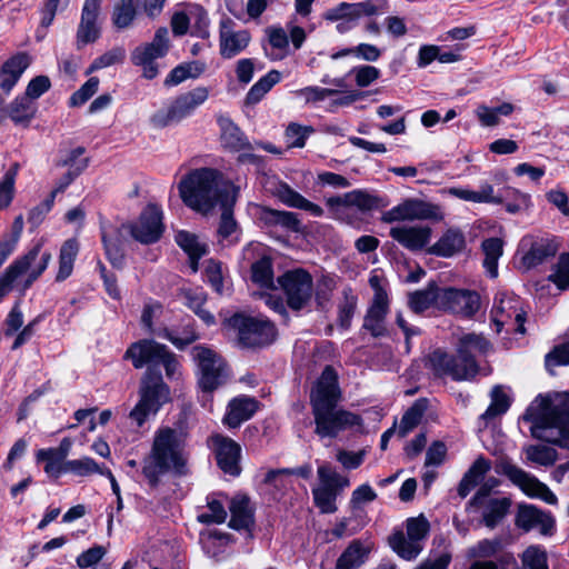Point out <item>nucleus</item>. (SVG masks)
Segmentation results:
<instances>
[{
  "label": "nucleus",
  "mask_w": 569,
  "mask_h": 569,
  "mask_svg": "<svg viewBox=\"0 0 569 569\" xmlns=\"http://www.w3.org/2000/svg\"><path fill=\"white\" fill-rule=\"evenodd\" d=\"M313 132V128L290 123L286 129V139L289 147L302 148L307 138Z\"/></svg>",
  "instance_id": "obj_59"
},
{
  "label": "nucleus",
  "mask_w": 569,
  "mask_h": 569,
  "mask_svg": "<svg viewBox=\"0 0 569 569\" xmlns=\"http://www.w3.org/2000/svg\"><path fill=\"white\" fill-rule=\"evenodd\" d=\"M168 33L167 28H159L152 42L137 47L131 54L133 64L143 68V76L147 79H153L158 74L154 60L162 58L169 50Z\"/></svg>",
  "instance_id": "obj_17"
},
{
  "label": "nucleus",
  "mask_w": 569,
  "mask_h": 569,
  "mask_svg": "<svg viewBox=\"0 0 569 569\" xmlns=\"http://www.w3.org/2000/svg\"><path fill=\"white\" fill-rule=\"evenodd\" d=\"M516 526L525 531L538 530L543 536H551L555 531L553 517L533 505L521 503L516 515Z\"/></svg>",
  "instance_id": "obj_23"
},
{
  "label": "nucleus",
  "mask_w": 569,
  "mask_h": 569,
  "mask_svg": "<svg viewBox=\"0 0 569 569\" xmlns=\"http://www.w3.org/2000/svg\"><path fill=\"white\" fill-rule=\"evenodd\" d=\"M240 188H231L229 193H224L219 204L222 213L220 218L218 233L221 238H229L237 231V222L233 219L232 211L233 207L239 197Z\"/></svg>",
  "instance_id": "obj_36"
},
{
  "label": "nucleus",
  "mask_w": 569,
  "mask_h": 569,
  "mask_svg": "<svg viewBox=\"0 0 569 569\" xmlns=\"http://www.w3.org/2000/svg\"><path fill=\"white\" fill-rule=\"evenodd\" d=\"M277 196L288 207L308 211L313 217H321L323 214V209L320 206L309 201L286 183L279 186Z\"/></svg>",
  "instance_id": "obj_39"
},
{
  "label": "nucleus",
  "mask_w": 569,
  "mask_h": 569,
  "mask_svg": "<svg viewBox=\"0 0 569 569\" xmlns=\"http://www.w3.org/2000/svg\"><path fill=\"white\" fill-rule=\"evenodd\" d=\"M278 283L292 310L299 311L310 302L313 293V281L309 272L302 269L289 270L278 278Z\"/></svg>",
  "instance_id": "obj_16"
},
{
  "label": "nucleus",
  "mask_w": 569,
  "mask_h": 569,
  "mask_svg": "<svg viewBox=\"0 0 569 569\" xmlns=\"http://www.w3.org/2000/svg\"><path fill=\"white\" fill-rule=\"evenodd\" d=\"M440 291L441 289L435 283H429L426 288L409 293V308L415 313H420L429 309L433 303L440 307Z\"/></svg>",
  "instance_id": "obj_40"
},
{
  "label": "nucleus",
  "mask_w": 569,
  "mask_h": 569,
  "mask_svg": "<svg viewBox=\"0 0 569 569\" xmlns=\"http://www.w3.org/2000/svg\"><path fill=\"white\" fill-rule=\"evenodd\" d=\"M217 122L220 128V139L223 148L240 152L241 150H253V146L249 142L242 130L224 114L217 117Z\"/></svg>",
  "instance_id": "obj_29"
},
{
  "label": "nucleus",
  "mask_w": 569,
  "mask_h": 569,
  "mask_svg": "<svg viewBox=\"0 0 569 569\" xmlns=\"http://www.w3.org/2000/svg\"><path fill=\"white\" fill-rule=\"evenodd\" d=\"M51 253L42 250V242H37L26 254L17 258L11 269L19 280V292H24L44 272L51 261Z\"/></svg>",
  "instance_id": "obj_12"
},
{
  "label": "nucleus",
  "mask_w": 569,
  "mask_h": 569,
  "mask_svg": "<svg viewBox=\"0 0 569 569\" xmlns=\"http://www.w3.org/2000/svg\"><path fill=\"white\" fill-rule=\"evenodd\" d=\"M448 192L460 200L473 203L501 204L503 202V198L501 196H496L493 186L487 181L482 182L477 191L467 188L453 187L450 188Z\"/></svg>",
  "instance_id": "obj_33"
},
{
  "label": "nucleus",
  "mask_w": 569,
  "mask_h": 569,
  "mask_svg": "<svg viewBox=\"0 0 569 569\" xmlns=\"http://www.w3.org/2000/svg\"><path fill=\"white\" fill-rule=\"evenodd\" d=\"M17 164L8 170L0 181V209L8 207L13 198Z\"/></svg>",
  "instance_id": "obj_60"
},
{
  "label": "nucleus",
  "mask_w": 569,
  "mask_h": 569,
  "mask_svg": "<svg viewBox=\"0 0 569 569\" xmlns=\"http://www.w3.org/2000/svg\"><path fill=\"white\" fill-rule=\"evenodd\" d=\"M106 467L99 466L92 458L83 457L80 459L68 460L64 462V471L76 476L87 477L93 473L102 476Z\"/></svg>",
  "instance_id": "obj_51"
},
{
  "label": "nucleus",
  "mask_w": 569,
  "mask_h": 569,
  "mask_svg": "<svg viewBox=\"0 0 569 569\" xmlns=\"http://www.w3.org/2000/svg\"><path fill=\"white\" fill-rule=\"evenodd\" d=\"M186 433L170 427L156 430L150 452L143 458L142 475L157 488L163 475L184 477L189 473Z\"/></svg>",
  "instance_id": "obj_1"
},
{
  "label": "nucleus",
  "mask_w": 569,
  "mask_h": 569,
  "mask_svg": "<svg viewBox=\"0 0 569 569\" xmlns=\"http://www.w3.org/2000/svg\"><path fill=\"white\" fill-rule=\"evenodd\" d=\"M251 279L262 288H272L273 272L272 262L269 258L263 257L251 266Z\"/></svg>",
  "instance_id": "obj_55"
},
{
  "label": "nucleus",
  "mask_w": 569,
  "mask_h": 569,
  "mask_svg": "<svg viewBox=\"0 0 569 569\" xmlns=\"http://www.w3.org/2000/svg\"><path fill=\"white\" fill-rule=\"evenodd\" d=\"M258 409V401L254 398L240 396L233 398L229 405L223 423L229 428H238L242 422L249 420Z\"/></svg>",
  "instance_id": "obj_30"
},
{
  "label": "nucleus",
  "mask_w": 569,
  "mask_h": 569,
  "mask_svg": "<svg viewBox=\"0 0 569 569\" xmlns=\"http://www.w3.org/2000/svg\"><path fill=\"white\" fill-rule=\"evenodd\" d=\"M320 485L313 488V501L322 513H333L337 511V497L340 490L348 488L350 481L348 477L337 472L328 463H321L317 470Z\"/></svg>",
  "instance_id": "obj_10"
},
{
  "label": "nucleus",
  "mask_w": 569,
  "mask_h": 569,
  "mask_svg": "<svg viewBox=\"0 0 569 569\" xmlns=\"http://www.w3.org/2000/svg\"><path fill=\"white\" fill-rule=\"evenodd\" d=\"M350 73L355 76V81L360 88L370 86L380 77V70L369 64L355 67L350 70Z\"/></svg>",
  "instance_id": "obj_63"
},
{
  "label": "nucleus",
  "mask_w": 569,
  "mask_h": 569,
  "mask_svg": "<svg viewBox=\"0 0 569 569\" xmlns=\"http://www.w3.org/2000/svg\"><path fill=\"white\" fill-rule=\"evenodd\" d=\"M430 532V522L423 513L406 520V533L395 532L389 538L391 549L405 560L416 559L423 550Z\"/></svg>",
  "instance_id": "obj_8"
},
{
  "label": "nucleus",
  "mask_w": 569,
  "mask_h": 569,
  "mask_svg": "<svg viewBox=\"0 0 569 569\" xmlns=\"http://www.w3.org/2000/svg\"><path fill=\"white\" fill-rule=\"evenodd\" d=\"M480 307V297L476 291L443 288L440 291V308L463 317L473 316Z\"/></svg>",
  "instance_id": "obj_22"
},
{
  "label": "nucleus",
  "mask_w": 569,
  "mask_h": 569,
  "mask_svg": "<svg viewBox=\"0 0 569 569\" xmlns=\"http://www.w3.org/2000/svg\"><path fill=\"white\" fill-rule=\"evenodd\" d=\"M191 353L200 371L199 386L203 391H212L224 383L228 372L220 356L200 346L194 347Z\"/></svg>",
  "instance_id": "obj_14"
},
{
  "label": "nucleus",
  "mask_w": 569,
  "mask_h": 569,
  "mask_svg": "<svg viewBox=\"0 0 569 569\" xmlns=\"http://www.w3.org/2000/svg\"><path fill=\"white\" fill-rule=\"evenodd\" d=\"M227 325L237 331L239 343L243 347H264L273 342L276 338L274 326L261 316L234 313L227 320Z\"/></svg>",
  "instance_id": "obj_9"
},
{
  "label": "nucleus",
  "mask_w": 569,
  "mask_h": 569,
  "mask_svg": "<svg viewBox=\"0 0 569 569\" xmlns=\"http://www.w3.org/2000/svg\"><path fill=\"white\" fill-rule=\"evenodd\" d=\"M251 41L247 29L237 28V23L224 17L219 23V52L223 59H232L243 52Z\"/></svg>",
  "instance_id": "obj_19"
},
{
  "label": "nucleus",
  "mask_w": 569,
  "mask_h": 569,
  "mask_svg": "<svg viewBox=\"0 0 569 569\" xmlns=\"http://www.w3.org/2000/svg\"><path fill=\"white\" fill-rule=\"evenodd\" d=\"M356 309L357 298L346 293L343 301L338 307V323L342 329L347 330L350 328Z\"/></svg>",
  "instance_id": "obj_61"
},
{
  "label": "nucleus",
  "mask_w": 569,
  "mask_h": 569,
  "mask_svg": "<svg viewBox=\"0 0 569 569\" xmlns=\"http://www.w3.org/2000/svg\"><path fill=\"white\" fill-rule=\"evenodd\" d=\"M520 560V569H549L547 551L540 546H529L521 553Z\"/></svg>",
  "instance_id": "obj_50"
},
{
  "label": "nucleus",
  "mask_w": 569,
  "mask_h": 569,
  "mask_svg": "<svg viewBox=\"0 0 569 569\" xmlns=\"http://www.w3.org/2000/svg\"><path fill=\"white\" fill-rule=\"evenodd\" d=\"M558 244L555 239L527 234L519 242L523 268L532 269L556 256Z\"/></svg>",
  "instance_id": "obj_18"
},
{
  "label": "nucleus",
  "mask_w": 569,
  "mask_h": 569,
  "mask_svg": "<svg viewBox=\"0 0 569 569\" xmlns=\"http://www.w3.org/2000/svg\"><path fill=\"white\" fill-rule=\"evenodd\" d=\"M106 553L107 549L103 546H93L77 557V565L81 569H108L106 565H99Z\"/></svg>",
  "instance_id": "obj_56"
},
{
  "label": "nucleus",
  "mask_w": 569,
  "mask_h": 569,
  "mask_svg": "<svg viewBox=\"0 0 569 569\" xmlns=\"http://www.w3.org/2000/svg\"><path fill=\"white\" fill-rule=\"evenodd\" d=\"M526 462L541 467H550L557 461V451L545 445H530L523 448Z\"/></svg>",
  "instance_id": "obj_46"
},
{
  "label": "nucleus",
  "mask_w": 569,
  "mask_h": 569,
  "mask_svg": "<svg viewBox=\"0 0 569 569\" xmlns=\"http://www.w3.org/2000/svg\"><path fill=\"white\" fill-rule=\"evenodd\" d=\"M339 91L336 89L321 88L317 86L306 87L295 91V96L302 98L307 103L319 102L325 100L327 97L337 94Z\"/></svg>",
  "instance_id": "obj_62"
},
{
  "label": "nucleus",
  "mask_w": 569,
  "mask_h": 569,
  "mask_svg": "<svg viewBox=\"0 0 569 569\" xmlns=\"http://www.w3.org/2000/svg\"><path fill=\"white\" fill-rule=\"evenodd\" d=\"M491 402L487 410L481 415V419L488 421L497 416L503 415L511 405V399L503 387L496 386L490 392Z\"/></svg>",
  "instance_id": "obj_45"
},
{
  "label": "nucleus",
  "mask_w": 569,
  "mask_h": 569,
  "mask_svg": "<svg viewBox=\"0 0 569 569\" xmlns=\"http://www.w3.org/2000/svg\"><path fill=\"white\" fill-rule=\"evenodd\" d=\"M256 217L267 227H281L289 231L299 230L300 221L295 212L256 206Z\"/></svg>",
  "instance_id": "obj_31"
},
{
  "label": "nucleus",
  "mask_w": 569,
  "mask_h": 569,
  "mask_svg": "<svg viewBox=\"0 0 569 569\" xmlns=\"http://www.w3.org/2000/svg\"><path fill=\"white\" fill-rule=\"evenodd\" d=\"M439 208L418 199H407L382 213L381 220L386 223L397 221H413L437 219Z\"/></svg>",
  "instance_id": "obj_21"
},
{
  "label": "nucleus",
  "mask_w": 569,
  "mask_h": 569,
  "mask_svg": "<svg viewBox=\"0 0 569 569\" xmlns=\"http://www.w3.org/2000/svg\"><path fill=\"white\" fill-rule=\"evenodd\" d=\"M511 506L509 498L490 499L482 513L486 527L493 529L508 513Z\"/></svg>",
  "instance_id": "obj_44"
},
{
  "label": "nucleus",
  "mask_w": 569,
  "mask_h": 569,
  "mask_svg": "<svg viewBox=\"0 0 569 569\" xmlns=\"http://www.w3.org/2000/svg\"><path fill=\"white\" fill-rule=\"evenodd\" d=\"M497 473L505 475L508 479L519 487L523 493L531 498H538L548 505H557V496L547 485L539 481L535 476L513 465L509 459L501 458L496 462Z\"/></svg>",
  "instance_id": "obj_11"
},
{
  "label": "nucleus",
  "mask_w": 569,
  "mask_h": 569,
  "mask_svg": "<svg viewBox=\"0 0 569 569\" xmlns=\"http://www.w3.org/2000/svg\"><path fill=\"white\" fill-rule=\"evenodd\" d=\"M231 518L229 527L234 530H249L253 525V512L246 496H237L230 501Z\"/></svg>",
  "instance_id": "obj_35"
},
{
  "label": "nucleus",
  "mask_w": 569,
  "mask_h": 569,
  "mask_svg": "<svg viewBox=\"0 0 569 569\" xmlns=\"http://www.w3.org/2000/svg\"><path fill=\"white\" fill-rule=\"evenodd\" d=\"M340 398L338 375L332 367L327 366L310 395L316 433L321 438H335L347 428L360 423L357 415L336 409Z\"/></svg>",
  "instance_id": "obj_2"
},
{
  "label": "nucleus",
  "mask_w": 569,
  "mask_h": 569,
  "mask_svg": "<svg viewBox=\"0 0 569 569\" xmlns=\"http://www.w3.org/2000/svg\"><path fill=\"white\" fill-rule=\"evenodd\" d=\"M190 17L192 18V30L191 34L201 39H207L210 36L209 32V17L207 11L199 7L194 6L190 9Z\"/></svg>",
  "instance_id": "obj_57"
},
{
  "label": "nucleus",
  "mask_w": 569,
  "mask_h": 569,
  "mask_svg": "<svg viewBox=\"0 0 569 569\" xmlns=\"http://www.w3.org/2000/svg\"><path fill=\"white\" fill-rule=\"evenodd\" d=\"M345 200H347L348 207H356L363 212L377 209L380 204V200L377 196L365 190H352L350 192H346Z\"/></svg>",
  "instance_id": "obj_54"
},
{
  "label": "nucleus",
  "mask_w": 569,
  "mask_h": 569,
  "mask_svg": "<svg viewBox=\"0 0 569 569\" xmlns=\"http://www.w3.org/2000/svg\"><path fill=\"white\" fill-rule=\"evenodd\" d=\"M169 400L170 389L164 383L162 375L153 369H147L140 382L139 401L129 412L131 423L138 428L142 427Z\"/></svg>",
  "instance_id": "obj_6"
},
{
  "label": "nucleus",
  "mask_w": 569,
  "mask_h": 569,
  "mask_svg": "<svg viewBox=\"0 0 569 569\" xmlns=\"http://www.w3.org/2000/svg\"><path fill=\"white\" fill-rule=\"evenodd\" d=\"M501 549L499 539H482L466 550L469 560H486L498 553Z\"/></svg>",
  "instance_id": "obj_49"
},
{
  "label": "nucleus",
  "mask_w": 569,
  "mask_h": 569,
  "mask_svg": "<svg viewBox=\"0 0 569 569\" xmlns=\"http://www.w3.org/2000/svg\"><path fill=\"white\" fill-rule=\"evenodd\" d=\"M281 80V72L271 70L261 77L247 92L246 103L256 104Z\"/></svg>",
  "instance_id": "obj_42"
},
{
  "label": "nucleus",
  "mask_w": 569,
  "mask_h": 569,
  "mask_svg": "<svg viewBox=\"0 0 569 569\" xmlns=\"http://www.w3.org/2000/svg\"><path fill=\"white\" fill-rule=\"evenodd\" d=\"M500 196V193L498 194ZM505 199H511V202L506 204V210L509 213H517L521 210L528 209L530 207V196L523 192H520L517 189L507 187L505 189V194H501Z\"/></svg>",
  "instance_id": "obj_58"
},
{
  "label": "nucleus",
  "mask_w": 569,
  "mask_h": 569,
  "mask_svg": "<svg viewBox=\"0 0 569 569\" xmlns=\"http://www.w3.org/2000/svg\"><path fill=\"white\" fill-rule=\"evenodd\" d=\"M375 549L371 539H355L342 551L336 562L335 569H359L363 566Z\"/></svg>",
  "instance_id": "obj_27"
},
{
  "label": "nucleus",
  "mask_w": 569,
  "mask_h": 569,
  "mask_svg": "<svg viewBox=\"0 0 569 569\" xmlns=\"http://www.w3.org/2000/svg\"><path fill=\"white\" fill-rule=\"evenodd\" d=\"M101 3L86 1L81 10L80 23L77 29V47L81 48L88 43H93L100 38L101 29L99 26Z\"/></svg>",
  "instance_id": "obj_24"
},
{
  "label": "nucleus",
  "mask_w": 569,
  "mask_h": 569,
  "mask_svg": "<svg viewBox=\"0 0 569 569\" xmlns=\"http://www.w3.org/2000/svg\"><path fill=\"white\" fill-rule=\"evenodd\" d=\"M533 438L569 448V392L539 396L522 416Z\"/></svg>",
  "instance_id": "obj_3"
},
{
  "label": "nucleus",
  "mask_w": 569,
  "mask_h": 569,
  "mask_svg": "<svg viewBox=\"0 0 569 569\" xmlns=\"http://www.w3.org/2000/svg\"><path fill=\"white\" fill-rule=\"evenodd\" d=\"M485 259L483 267L491 278L498 276V260L503 252V242L499 238H489L483 240L481 244Z\"/></svg>",
  "instance_id": "obj_43"
},
{
  "label": "nucleus",
  "mask_w": 569,
  "mask_h": 569,
  "mask_svg": "<svg viewBox=\"0 0 569 569\" xmlns=\"http://www.w3.org/2000/svg\"><path fill=\"white\" fill-rule=\"evenodd\" d=\"M36 460L38 463L44 462V472L50 476L58 478L64 471V463L54 448L40 449L36 452Z\"/></svg>",
  "instance_id": "obj_48"
},
{
  "label": "nucleus",
  "mask_w": 569,
  "mask_h": 569,
  "mask_svg": "<svg viewBox=\"0 0 569 569\" xmlns=\"http://www.w3.org/2000/svg\"><path fill=\"white\" fill-rule=\"evenodd\" d=\"M549 279L561 290L569 287V253L561 254Z\"/></svg>",
  "instance_id": "obj_64"
},
{
  "label": "nucleus",
  "mask_w": 569,
  "mask_h": 569,
  "mask_svg": "<svg viewBox=\"0 0 569 569\" xmlns=\"http://www.w3.org/2000/svg\"><path fill=\"white\" fill-rule=\"evenodd\" d=\"M491 348V343L483 336L468 333L459 339L457 356L436 349L429 355L428 360L438 377H450L456 381L469 380L479 369L475 357L487 355Z\"/></svg>",
  "instance_id": "obj_4"
},
{
  "label": "nucleus",
  "mask_w": 569,
  "mask_h": 569,
  "mask_svg": "<svg viewBox=\"0 0 569 569\" xmlns=\"http://www.w3.org/2000/svg\"><path fill=\"white\" fill-rule=\"evenodd\" d=\"M31 63V57L19 52L10 57L0 68V89L8 96Z\"/></svg>",
  "instance_id": "obj_28"
},
{
  "label": "nucleus",
  "mask_w": 569,
  "mask_h": 569,
  "mask_svg": "<svg viewBox=\"0 0 569 569\" xmlns=\"http://www.w3.org/2000/svg\"><path fill=\"white\" fill-rule=\"evenodd\" d=\"M163 229L162 210L156 204H148L138 221L129 226L131 236L143 244L157 242Z\"/></svg>",
  "instance_id": "obj_20"
},
{
  "label": "nucleus",
  "mask_w": 569,
  "mask_h": 569,
  "mask_svg": "<svg viewBox=\"0 0 569 569\" xmlns=\"http://www.w3.org/2000/svg\"><path fill=\"white\" fill-rule=\"evenodd\" d=\"M176 242L189 256L192 272H197L198 260L208 252L207 244L199 241L196 234L183 230L176 234Z\"/></svg>",
  "instance_id": "obj_38"
},
{
  "label": "nucleus",
  "mask_w": 569,
  "mask_h": 569,
  "mask_svg": "<svg viewBox=\"0 0 569 569\" xmlns=\"http://www.w3.org/2000/svg\"><path fill=\"white\" fill-rule=\"evenodd\" d=\"M390 237L410 251L423 249L431 239V228L428 226H397L389 232Z\"/></svg>",
  "instance_id": "obj_26"
},
{
  "label": "nucleus",
  "mask_w": 569,
  "mask_h": 569,
  "mask_svg": "<svg viewBox=\"0 0 569 569\" xmlns=\"http://www.w3.org/2000/svg\"><path fill=\"white\" fill-rule=\"evenodd\" d=\"M463 233L458 229H448L440 239L433 243L428 252L442 258H450L465 248Z\"/></svg>",
  "instance_id": "obj_34"
},
{
  "label": "nucleus",
  "mask_w": 569,
  "mask_h": 569,
  "mask_svg": "<svg viewBox=\"0 0 569 569\" xmlns=\"http://www.w3.org/2000/svg\"><path fill=\"white\" fill-rule=\"evenodd\" d=\"M426 408L427 400L419 399L405 412L398 427L400 438H405L420 423Z\"/></svg>",
  "instance_id": "obj_47"
},
{
  "label": "nucleus",
  "mask_w": 569,
  "mask_h": 569,
  "mask_svg": "<svg viewBox=\"0 0 569 569\" xmlns=\"http://www.w3.org/2000/svg\"><path fill=\"white\" fill-rule=\"evenodd\" d=\"M37 107L28 97H17L8 107L0 108V121L7 116L16 123L28 126L33 119Z\"/></svg>",
  "instance_id": "obj_32"
},
{
  "label": "nucleus",
  "mask_w": 569,
  "mask_h": 569,
  "mask_svg": "<svg viewBox=\"0 0 569 569\" xmlns=\"http://www.w3.org/2000/svg\"><path fill=\"white\" fill-rule=\"evenodd\" d=\"M133 0H117L112 11V22L118 29L128 28L136 18Z\"/></svg>",
  "instance_id": "obj_53"
},
{
  "label": "nucleus",
  "mask_w": 569,
  "mask_h": 569,
  "mask_svg": "<svg viewBox=\"0 0 569 569\" xmlns=\"http://www.w3.org/2000/svg\"><path fill=\"white\" fill-rule=\"evenodd\" d=\"M491 317L497 332H500L505 327L522 335L526 332V312L522 309L521 300L513 295H497L491 309Z\"/></svg>",
  "instance_id": "obj_13"
},
{
  "label": "nucleus",
  "mask_w": 569,
  "mask_h": 569,
  "mask_svg": "<svg viewBox=\"0 0 569 569\" xmlns=\"http://www.w3.org/2000/svg\"><path fill=\"white\" fill-rule=\"evenodd\" d=\"M209 97L204 87L194 88L176 98L166 111H159L152 117V122L158 127H166L192 114V112Z\"/></svg>",
  "instance_id": "obj_15"
},
{
  "label": "nucleus",
  "mask_w": 569,
  "mask_h": 569,
  "mask_svg": "<svg viewBox=\"0 0 569 569\" xmlns=\"http://www.w3.org/2000/svg\"><path fill=\"white\" fill-rule=\"evenodd\" d=\"M263 482L272 488L274 493L280 495L291 489L293 485L289 468L269 470L264 476Z\"/></svg>",
  "instance_id": "obj_52"
},
{
  "label": "nucleus",
  "mask_w": 569,
  "mask_h": 569,
  "mask_svg": "<svg viewBox=\"0 0 569 569\" xmlns=\"http://www.w3.org/2000/svg\"><path fill=\"white\" fill-rule=\"evenodd\" d=\"M388 312V301H383L381 296L372 300L370 308L363 320V328L373 337L383 336L386 332L385 319Z\"/></svg>",
  "instance_id": "obj_37"
},
{
  "label": "nucleus",
  "mask_w": 569,
  "mask_h": 569,
  "mask_svg": "<svg viewBox=\"0 0 569 569\" xmlns=\"http://www.w3.org/2000/svg\"><path fill=\"white\" fill-rule=\"evenodd\" d=\"M124 358L132 361L137 369L149 366L148 369H153L156 372H161L156 369V366L162 365L166 370V376L169 379H179L181 376L180 363L177 357L169 352L166 346L156 342L154 340H140L132 343L126 351Z\"/></svg>",
  "instance_id": "obj_7"
},
{
  "label": "nucleus",
  "mask_w": 569,
  "mask_h": 569,
  "mask_svg": "<svg viewBox=\"0 0 569 569\" xmlns=\"http://www.w3.org/2000/svg\"><path fill=\"white\" fill-rule=\"evenodd\" d=\"M78 252L79 243L76 239H68L62 243L59 253V269L56 277L57 281H63L71 276Z\"/></svg>",
  "instance_id": "obj_41"
},
{
  "label": "nucleus",
  "mask_w": 569,
  "mask_h": 569,
  "mask_svg": "<svg viewBox=\"0 0 569 569\" xmlns=\"http://www.w3.org/2000/svg\"><path fill=\"white\" fill-rule=\"evenodd\" d=\"M216 446V457L221 470L230 476H239L241 468L239 466L241 448L228 437L217 435L212 438Z\"/></svg>",
  "instance_id": "obj_25"
},
{
  "label": "nucleus",
  "mask_w": 569,
  "mask_h": 569,
  "mask_svg": "<svg viewBox=\"0 0 569 569\" xmlns=\"http://www.w3.org/2000/svg\"><path fill=\"white\" fill-rule=\"evenodd\" d=\"M231 188L239 187L230 181H222L221 173L212 168L191 170L178 184L183 203L203 214L220 204L223 194L229 193Z\"/></svg>",
  "instance_id": "obj_5"
}]
</instances>
